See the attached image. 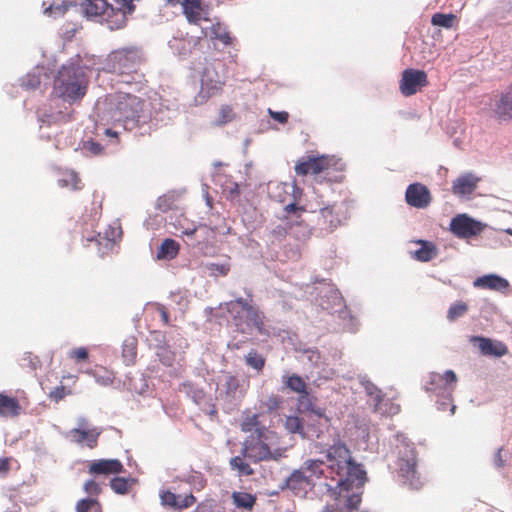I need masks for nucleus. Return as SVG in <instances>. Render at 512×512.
<instances>
[{
	"mask_svg": "<svg viewBox=\"0 0 512 512\" xmlns=\"http://www.w3.org/2000/svg\"><path fill=\"white\" fill-rule=\"evenodd\" d=\"M323 460H307L302 467L294 471L286 481L287 488L295 495L303 497L325 473H329L335 486L327 484L331 491L332 502H328L323 512H354L361 501L362 487L366 481V472L356 463L343 443H335L329 447Z\"/></svg>",
	"mask_w": 512,
	"mask_h": 512,
	"instance_id": "obj_1",
	"label": "nucleus"
},
{
	"mask_svg": "<svg viewBox=\"0 0 512 512\" xmlns=\"http://www.w3.org/2000/svg\"><path fill=\"white\" fill-rule=\"evenodd\" d=\"M96 122H122L125 129L144 128L152 119L145 101L128 92L118 91L99 98L93 110Z\"/></svg>",
	"mask_w": 512,
	"mask_h": 512,
	"instance_id": "obj_2",
	"label": "nucleus"
},
{
	"mask_svg": "<svg viewBox=\"0 0 512 512\" xmlns=\"http://www.w3.org/2000/svg\"><path fill=\"white\" fill-rule=\"evenodd\" d=\"M285 188L292 191L293 201L285 205V210L290 213L298 211H307L314 215L317 213L316 227L325 233L334 231L340 224L338 205H326L322 198L318 197L317 191L313 188L311 199H307L305 203L302 200L303 192L295 184H285Z\"/></svg>",
	"mask_w": 512,
	"mask_h": 512,
	"instance_id": "obj_3",
	"label": "nucleus"
},
{
	"mask_svg": "<svg viewBox=\"0 0 512 512\" xmlns=\"http://www.w3.org/2000/svg\"><path fill=\"white\" fill-rule=\"evenodd\" d=\"M165 2L167 4L179 3L187 21L200 27L201 37H211L220 40L225 45L230 44L231 37L228 32L219 23L214 24L211 21L209 7L202 0H165Z\"/></svg>",
	"mask_w": 512,
	"mask_h": 512,
	"instance_id": "obj_4",
	"label": "nucleus"
},
{
	"mask_svg": "<svg viewBox=\"0 0 512 512\" xmlns=\"http://www.w3.org/2000/svg\"><path fill=\"white\" fill-rule=\"evenodd\" d=\"M88 87L85 70L74 63L65 64L54 81V93L64 102L72 104L84 97Z\"/></svg>",
	"mask_w": 512,
	"mask_h": 512,
	"instance_id": "obj_5",
	"label": "nucleus"
},
{
	"mask_svg": "<svg viewBox=\"0 0 512 512\" xmlns=\"http://www.w3.org/2000/svg\"><path fill=\"white\" fill-rule=\"evenodd\" d=\"M195 73L199 76L200 90L194 98L195 105L204 104L210 97L221 92L225 83V65L220 60L204 59L194 64Z\"/></svg>",
	"mask_w": 512,
	"mask_h": 512,
	"instance_id": "obj_6",
	"label": "nucleus"
},
{
	"mask_svg": "<svg viewBox=\"0 0 512 512\" xmlns=\"http://www.w3.org/2000/svg\"><path fill=\"white\" fill-rule=\"evenodd\" d=\"M345 168L344 162L335 156L309 157L295 166L297 175L310 176L317 183L339 182Z\"/></svg>",
	"mask_w": 512,
	"mask_h": 512,
	"instance_id": "obj_7",
	"label": "nucleus"
},
{
	"mask_svg": "<svg viewBox=\"0 0 512 512\" xmlns=\"http://www.w3.org/2000/svg\"><path fill=\"white\" fill-rule=\"evenodd\" d=\"M393 445L398 455V473L403 483L412 489H419L422 486V479L417 471V459L412 443L401 433L394 435Z\"/></svg>",
	"mask_w": 512,
	"mask_h": 512,
	"instance_id": "obj_8",
	"label": "nucleus"
},
{
	"mask_svg": "<svg viewBox=\"0 0 512 512\" xmlns=\"http://www.w3.org/2000/svg\"><path fill=\"white\" fill-rule=\"evenodd\" d=\"M457 383L454 371L446 370L443 374L432 372L425 383V390L437 397L438 410L445 411L448 407L450 415L455 413L456 406L452 404V395Z\"/></svg>",
	"mask_w": 512,
	"mask_h": 512,
	"instance_id": "obj_9",
	"label": "nucleus"
},
{
	"mask_svg": "<svg viewBox=\"0 0 512 512\" xmlns=\"http://www.w3.org/2000/svg\"><path fill=\"white\" fill-rule=\"evenodd\" d=\"M313 290L321 294L319 305L322 309L331 314H337L343 329L349 332L356 331L358 321L347 310L343 298L336 288L328 284H320V286L313 287Z\"/></svg>",
	"mask_w": 512,
	"mask_h": 512,
	"instance_id": "obj_10",
	"label": "nucleus"
},
{
	"mask_svg": "<svg viewBox=\"0 0 512 512\" xmlns=\"http://www.w3.org/2000/svg\"><path fill=\"white\" fill-rule=\"evenodd\" d=\"M221 310L226 309L233 317V324L243 334H251L253 331H261L263 322L258 311L249 305L244 299L220 304Z\"/></svg>",
	"mask_w": 512,
	"mask_h": 512,
	"instance_id": "obj_11",
	"label": "nucleus"
},
{
	"mask_svg": "<svg viewBox=\"0 0 512 512\" xmlns=\"http://www.w3.org/2000/svg\"><path fill=\"white\" fill-rule=\"evenodd\" d=\"M295 351L298 353V359L310 369V374L307 378L311 379L315 385L320 386L322 381H327L334 377L335 371L323 365L321 355L316 348L299 344L295 346Z\"/></svg>",
	"mask_w": 512,
	"mask_h": 512,
	"instance_id": "obj_12",
	"label": "nucleus"
},
{
	"mask_svg": "<svg viewBox=\"0 0 512 512\" xmlns=\"http://www.w3.org/2000/svg\"><path fill=\"white\" fill-rule=\"evenodd\" d=\"M142 54L136 48H123L112 51L106 59V69L119 75L130 76L139 68Z\"/></svg>",
	"mask_w": 512,
	"mask_h": 512,
	"instance_id": "obj_13",
	"label": "nucleus"
},
{
	"mask_svg": "<svg viewBox=\"0 0 512 512\" xmlns=\"http://www.w3.org/2000/svg\"><path fill=\"white\" fill-rule=\"evenodd\" d=\"M148 107L151 106L153 112L152 119L148 125L143 128V133H146L150 130L151 124H167L169 121L174 119L178 114L177 104L167 100L157 98L154 99L152 103H147Z\"/></svg>",
	"mask_w": 512,
	"mask_h": 512,
	"instance_id": "obj_14",
	"label": "nucleus"
},
{
	"mask_svg": "<svg viewBox=\"0 0 512 512\" xmlns=\"http://www.w3.org/2000/svg\"><path fill=\"white\" fill-rule=\"evenodd\" d=\"M486 224L482 223L467 214H458L450 222L451 232L459 238L467 239L477 236L483 232Z\"/></svg>",
	"mask_w": 512,
	"mask_h": 512,
	"instance_id": "obj_15",
	"label": "nucleus"
},
{
	"mask_svg": "<svg viewBox=\"0 0 512 512\" xmlns=\"http://www.w3.org/2000/svg\"><path fill=\"white\" fill-rule=\"evenodd\" d=\"M101 430L97 427L89 428L85 418L78 419V426L65 432L63 435L71 442L86 445L89 448H94L97 445V440Z\"/></svg>",
	"mask_w": 512,
	"mask_h": 512,
	"instance_id": "obj_16",
	"label": "nucleus"
},
{
	"mask_svg": "<svg viewBox=\"0 0 512 512\" xmlns=\"http://www.w3.org/2000/svg\"><path fill=\"white\" fill-rule=\"evenodd\" d=\"M360 384L364 388L370 403L374 406V410L382 415H394L399 412L397 404L389 403L383 399L382 392L366 377L360 378Z\"/></svg>",
	"mask_w": 512,
	"mask_h": 512,
	"instance_id": "obj_17",
	"label": "nucleus"
},
{
	"mask_svg": "<svg viewBox=\"0 0 512 512\" xmlns=\"http://www.w3.org/2000/svg\"><path fill=\"white\" fill-rule=\"evenodd\" d=\"M244 457L249 458L255 462L262 460H278L283 455V450L275 449L271 450L269 446L261 440L254 443H245L242 449Z\"/></svg>",
	"mask_w": 512,
	"mask_h": 512,
	"instance_id": "obj_18",
	"label": "nucleus"
},
{
	"mask_svg": "<svg viewBox=\"0 0 512 512\" xmlns=\"http://www.w3.org/2000/svg\"><path fill=\"white\" fill-rule=\"evenodd\" d=\"M405 201L413 208L426 209L432 202V196L424 184L416 182L406 188Z\"/></svg>",
	"mask_w": 512,
	"mask_h": 512,
	"instance_id": "obj_19",
	"label": "nucleus"
},
{
	"mask_svg": "<svg viewBox=\"0 0 512 512\" xmlns=\"http://www.w3.org/2000/svg\"><path fill=\"white\" fill-rule=\"evenodd\" d=\"M481 178L475 173L466 172L460 174L452 182V193L461 199H470L475 192Z\"/></svg>",
	"mask_w": 512,
	"mask_h": 512,
	"instance_id": "obj_20",
	"label": "nucleus"
},
{
	"mask_svg": "<svg viewBox=\"0 0 512 512\" xmlns=\"http://www.w3.org/2000/svg\"><path fill=\"white\" fill-rule=\"evenodd\" d=\"M427 84V75L424 71L406 69L402 74L400 91L404 96L415 94L419 88Z\"/></svg>",
	"mask_w": 512,
	"mask_h": 512,
	"instance_id": "obj_21",
	"label": "nucleus"
},
{
	"mask_svg": "<svg viewBox=\"0 0 512 512\" xmlns=\"http://www.w3.org/2000/svg\"><path fill=\"white\" fill-rule=\"evenodd\" d=\"M475 288L504 292L509 287V281L497 274H487L474 280Z\"/></svg>",
	"mask_w": 512,
	"mask_h": 512,
	"instance_id": "obj_22",
	"label": "nucleus"
},
{
	"mask_svg": "<svg viewBox=\"0 0 512 512\" xmlns=\"http://www.w3.org/2000/svg\"><path fill=\"white\" fill-rule=\"evenodd\" d=\"M122 231L118 222H114L110 224L106 230L102 233H97V235H93L87 237L88 241H96L99 245H104L105 248L112 249L116 241L121 237Z\"/></svg>",
	"mask_w": 512,
	"mask_h": 512,
	"instance_id": "obj_23",
	"label": "nucleus"
},
{
	"mask_svg": "<svg viewBox=\"0 0 512 512\" xmlns=\"http://www.w3.org/2000/svg\"><path fill=\"white\" fill-rule=\"evenodd\" d=\"M284 212L290 215V234L295 237L297 240L305 241L307 240L311 233L312 229L303 223L301 219L302 213H307V211H298L297 213L290 212L288 213L285 209Z\"/></svg>",
	"mask_w": 512,
	"mask_h": 512,
	"instance_id": "obj_24",
	"label": "nucleus"
},
{
	"mask_svg": "<svg viewBox=\"0 0 512 512\" xmlns=\"http://www.w3.org/2000/svg\"><path fill=\"white\" fill-rule=\"evenodd\" d=\"M123 470L122 463L117 459H100L93 461L88 469L90 474L109 475L120 473Z\"/></svg>",
	"mask_w": 512,
	"mask_h": 512,
	"instance_id": "obj_25",
	"label": "nucleus"
},
{
	"mask_svg": "<svg viewBox=\"0 0 512 512\" xmlns=\"http://www.w3.org/2000/svg\"><path fill=\"white\" fill-rule=\"evenodd\" d=\"M471 342H478L483 355L501 357L507 353V347L500 341H493L482 336H473Z\"/></svg>",
	"mask_w": 512,
	"mask_h": 512,
	"instance_id": "obj_26",
	"label": "nucleus"
},
{
	"mask_svg": "<svg viewBox=\"0 0 512 512\" xmlns=\"http://www.w3.org/2000/svg\"><path fill=\"white\" fill-rule=\"evenodd\" d=\"M160 499L162 505L173 507L174 509L188 508L195 503V497L192 494L177 495L171 491H162Z\"/></svg>",
	"mask_w": 512,
	"mask_h": 512,
	"instance_id": "obj_27",
	"label": "nucleus"
},
{
	"mask_svg": "<svg viewBox=\"0 0 512 512\" xmlns=\"http://www.w3.org/2000/svg\"><path fill=\"white\" fill-rule=\"evenodd\" d=\"M70 119L68 112L62 110H55L52 106L49 108H42L38 111V121L40 122V129L43 130L44 125L50 126L59 122H66Z\"/></svg>",
	"mask_w": 512,
	"mask_h": 512,
	"instance_id": "obj_28",
	"label": "nucleus"
},
{
	"mask_svg": "<svg viewBox=\"0 0 512 512\" xmlns=\"http://www.w3.org/2000/svg\"><path fill=\"white\" fill-rule=\"evenodd\" d=\"M201 36H190L187 38L173 37L169 41L170 49L179 56H186L196 48Z\"/></svg>",
	"mask_w": 512,
	"mask_h": 512,
	"instance_id": "obj_29",
	"label": "nucleus"
},
{
	"mask_svg": "<svg viewBox=\"0 0 512 512\" xmlns=\"http://www.w3.org/2000/svg\"><path fill=\"white\" fill-rule=\"evenodd\" d=\"M47 80L48 74L46 69L43 66H36L22 78L21 86L27 90H35L40 88L41 84Z\"/></svg>",
	"mask_w": 512,
	"mask_h": 512,
	"instance_id": "obj_30",
	"label": "nucleus"
},
{
	"mask_svg": "<svg viewBox=\"0 0 512 512\" xmlns=\"http://www.w3.org/2000/svg\"><path fill=\"white\" fill-rule=\"evenodd\" d=\"M21 413V405L17 398L0 392V417L14 418Z\"/></svg>",
	"mask_w": 512,
	"mask_h": 512,
	"instance_id": "obj_31",
	"label": "nucleus"
},
{
	"mask_svg": "<svg viewBox=\"0 0 512 512\" xmlns=\"http://www.w3.org/2000/svg\"><path fill=\"white\" fill-rule=\"evenodd\" d=\"M283 383L293 392L300 394V402L302 405L305 400H308L307 385L304 379L296 374L284 375L282 377Z\"/></svg>",
	"mask_w": 512,
	"mask_h": 512,
	"instance_id": "obj_32",
	"label": "nucleus"
},
{
	"mask_svg": "<svg viewBox=\"0 0 512 512\" xmlns=\"http://www.w3.org/2000/svg\"><path fill=\"white\" fill-rule=\"evenodd\" d=\"M180 251V245L177 241L171 238H166L162 241L157 249L156 258L158 260L170 261L177 257Z\"/></svg>",
	"mask_w": 512,
	"mask_h": 512,
	"instance_id": "obj_33",
	"label": "nucleus"
},
{
	"mask_svg": "<svg viewBox=\"0 0 512 512\" xmlns=\"http://www.w3.org/2000/svg\"><path fill=\"white\" fill-rule=\"evenodd\" d=\"M152 337L158 343L165 340L164 335L160 332H153ZM156 355L165 366H171L175 360V353L165 343L163 345L158 344Z\"/></svg>",
	"mask_w": 512,
	"mask_h": 512,
	"instance_id": "obj_34",
	"label": "nucleus"
},
{
	"mask_svg": "<svg viewBox=\"0 0 512 512\" xmlns=\"http://www.w3.org/2000/svg\"><path fill=\"white\" fill-rule=\"evenodd\" d=\"M495 113L501 119L512 118V86L502 93L496 103Z\"/></svg>",
	"mask_w": 512,
	"mask_h": 512,
	"instance_id": "obj_35",
	"label": "nucleus"
},
{
	"mask_svg": "<svg viewBox=\"0 0 512 512\" xmlns=\"http://www.w3.org/2000/svg\"><path fill=\"white\" fill-rule=\"evenodd\" d=\"M419 247L411 252L412 257L421 262H428L437 256V248L432 242L419 240Z\"/></svg>",
	"mask_w": 512,
	"mask_h": 512,
	"instance_id": "obj_36",
	"label": "nucleus"
},
{
	"mask_svg": "<svg viewBox=\"0 0 512 512\" xmlns=\"http://www.w3.org/2000/svg\"><path fill=\"white\" fill-rule=\"evenodd\" d=\"M44 6V15L52 18H58L63 16L69 8H76V5L72 4V2L66 0H54L49 5L46 6V2H43Z\"/></svg>",
	"mask_w": 512,
	"mask_h": 512,
	"instance_id": "obj_37",
	"label": "nucleus"
},
{
	"mask_svg": "<svg viewBox=\"0 0 512 512\" xmlns=\"http://www.w3.org/2000/svg\"><path fill=\"white\" fill-rule=\"evenodd\" d=\"M180 392H183L189 397L196 405L201 406L206 402V394L202 388H199L190 381L183 382L179 388Z\"/></svg>",
	"mask_w": 512,
	"mask_h": 512,
	"instance_id": "obj_38",
	"label": "nucleus"
},
{
	"mask_svg": "<svg viewBox=\"0 0 512 512\" xmlns=\"http://www.w3.org/2000/svg\"><path fill=\"white\" fill-rule=\"evenodd\" d=\"M201 269L212 277L226 276L230 271V263L228 260L220 262L208 261L201 264Z\"/></svg>",
	"mask_w": 512,
	"mask_h": 512,
	"instance_id": "obj_39",
	"label": "nucleus"
},
{
	"mask_svg": "<svg viewBox=\"0 0 512 512\" xmlns=\"http://www.w3.org/2000/svg\"><path fill=\"white\" fill-rule=\"evenodd\" d=\"M137 356V341L134 337H128L122 344V357L126 365L135 362Z\"/></svg>",
	"mask_w": 512,
	"mask_h": 512,
	"instance_id": "obj_40",
	"label": "nucleus"
},
{
	"mask_svg": "<svg viewBox=\"0 0 512 512\" xmlns=\"http://www.w3.org/2000/svg\"><path fill=\"white\" fill-rule=\"evenodd\" d=\"M58 184L63 188H69L71 190H79L82 188L81 180L73 170L63 172L58 178Z\"/></svg>",
	"mask_w": 512,
	"mask_h": 512,
	"instance_id": "obj_41",
	"label": "nucleus"
},
{
	"mask_svg": "<svg viewBox=\"0 0 512 512\" xmlns=\"http://www.w3.org/2000/svg\"><path fill=\"white\" fill-rule=\"evenodd\" d=\"M76 512H102L100 503L95 498L80 499L75 506Z\"/></svg>",
	"mask_w": 512,
	"mask_h": 512,
	"instance_id": "obj_42",
	"label": "nucleus"
},
{
	"mask_svg": "<svg viewBox=\"0 0 512 512\" xmlns=\"http://www.w3.org/2000/svg\"><path fill=\"white\" fill-rule=\"evenodd\" d=\"M230 466L233 470H236L240 476H249L253 474V469L241 456L231 458Z\"/></svg>",
	"mask_w": 512,
	"mask_h": 512,
	"instance_id": "obj_43",
	"label": "nucleus"
},
{
	"mask_svg": "<svg viewBox=\"0 0 512 512\" xmlns=\"http://www.w3.org/2000/svg\"><path fill=\"white\" fill-rule=\"evenodd\" d=\"M176 229H178L181 234L186 236H192L197 231V226L194 222L190 221L186 216L181 215L179 219H177V223H174Z\"/></svg>",
	"mask_w": 512,
	"mask_h": 512,
	"instance_id": "obj_44",
	"label": "nucleus"
},
{
	"mask_svg": "<svg viewBox=\"0 0 512 512\" xmlns=\"http://www.w3.org/2000/svg\"><path fill=\"white\" fill-rule=\"evenodd\" d=\"M86 373L94 377L96 383L101 386H109L114 381L113 373L105 369L101 371L87 370Z\"/></svg>",
	"mask_w": 512,
	"mask_h": 512,
	"instance_id": "obj_45",
	"label": "nucleus"
},
{
	"mask_svg": "<svg viewBox=\"0 0 512 512\" xmlns=\"http://www.w3.org/2000/svg\"><path fill=\"white\" fill-rule=\"evenodd\" d=\"M455 18L456 16L454 14L435 13L432 16L431 23L434 26L450 29L453 27Z\"/></svg>",
	"mask_w": 512,
	"mask_h": 512,
	"instance_id": "obj_46",
	"label": "nucleus"
},
{
	"mask_svg": "<svg viewBox=\"0 0 512 512\" xmlns=\"http://www.w3.org/2000/svg\"><path fill=\"white\" fill-rule=\"evenodd\" d=\"M467 310L468 306L466 303H464L463 301H457L451 304V306L449 307L447 312V319L450 322H453L458 318L462 317L467 312Z\"/></svg>",
	"mask_w": 512,
	"mask_h": 512,
	"instance_id": "obj_47",
	"label": "nucleus"
},
{
	"mask_svg": "<svg viewBox=\"0 0 512 512\" xmlns=\"http://www.w3.org/2000/svg\"><path fill=\"white\" fill-rule=\"evenodd\" d=\"M234 504L237 507H243V508H252V506L255 503V497H253L249 493L244 492H234L232 495Z\"/></svg>",
	"mask_w": 512,
	"mask_h": 512,
	"instance_id": "obj_48",
	"label": "nucleus"
},
{
	"mask_svg": "<svg viewBox=\"0 0 512 512\" xmlns=\"http://www.w3.org/2000/svg\"><path fill=\"white\" fill-rule=\"evenodd\" d=\"M133 483V479H127L124 477H115L111 480L110 486L111 489L117 494H126L130 487V484Z\"/></svg>",
	"mask_w": 512,
	"mask_h": 512,
	"instance_id": "obj_49",
	"label": "nucleus"
},
{
	"mask_svg": "<svg viewBox=\"0 0 512 512\" xmlns=\"http://www.w3.org/2000/svg\"><path fill=\"white\" fill-rule=\"evenodd\" d=\"M233 109L228 105H223L219 109L218 117L216 118L214 124L217 126H223L234 119Z\"/></svg>",
	"mask_w": 512,
	"mask_h": 512,
	"instance_id": "obj_50",
	"label": "nucleus"
},
{
	"mask_svg": "<svg viewBox=\"0 0 512 512\" xmlns=\"http://www.w3.org/2000/svg\"><path fill=\"white\" fill-rule=\"evenodd\" d=\"M247 365L252 367L253 369L260 371L263 369L265 364V359L257 353L255 350H251L245 357Z\"/></svg>",
	"mask_w": 512,
	"mask_h": 512,
	"instance_id": "obj_51",
	"label": "nucleus"
},
{
	"mask_svg": "<svg viewBox=\"0 0 512 512\" xmlns=\"http://www.w3.org/2000/svg\"><path fill=\"white\" fill-rule=\"evenodd\" d=\"M285 428L290 433H297L300 434L303 438L305 437V434L303 432V425L301 423V420L297 416H289L285 420Z\"/></svg>",
	"mask_w": 512,
	"mask_h": 512,
	"instance_id": "obj_52",
	"label": "nucleus"
},
{
	"mask_svg": "<svg viewBox=\"0 0 512 512\" xmlns=\"http://www.w3.org/2000/svg\"><path fill=\"white\" fill-rule=\"evenodd\" d=\"M242 430L244 432H259L260 431V423L258 421L257 414L247 415L241 424Z\"/></svg>",
	"mask_w": 512,
	"mask_h": 512,
	"instance_id": "obj_53",
	"label": "nucleus"
},
{
	"mask_svg": "<svg viewBox=\"0 0 512 512\" xmlns=\"http://www.w3.org/2000/svg\"><path fill=\"white\" fill-rule=\"evenodd\" d=\"M271 233L276 239H281L286 234L290 233V215L285 213V219L283 222L273 228Z\"/></svg>",
	"mask_w": 512,
	"mask_h": 512,
	"instance_id": "obj_54",
	"label": "nucleus"
},
{
	"mask_svg": "<svg viewBox=\"0 0 512 512\" xmlns=\"http://www.w3.org/2000/svg\"><path fill=\"white\" fill-rule=\"evenodd\" d=\"M84 491L89 495L88 498H95L101 493V485L95 480H88L84 484Z\"/></svg>",
	"mask_w": 512,
	"mask_h": 512,
	"instance_id": "obj_55",
	"label": "nucleus"
},
{
	"mask_svg": "<svg viewBox=\"0 0 512 512\" xmlns=\"http://www.w3.org/2000/svg\"><path fill=\"white\" fill-rule=\"evenodd\" d=\"M224 386L228 395L235 396L239 388V380L235 376H226Z\"/></svg>",
	"mask_w": 512,
	"mask_h": 512,
	"instance_id": "obj_56",
	"label": "nucleus"
},
{
	"mask_svg": "<svg viewBox=\"0 0 512 512\" xmlns=\"http://www.w3.org/2000/svg\"><path fill=\"white\" fill-rule=\"evenodd\" d=\"M69 357L75 362L85 361L88 358V350L85 347H78L69 352Z\"/></svg>",
	"mask_w": 512,
	"mask_h": 512,
	"instance_id": "obj_57",
	"label": "nucleus"
},
{
	"mask_svg": "<svg viewBox=\"0 0 512 512\" xmlns=\"http://www.w3.org/2000/svg\"><path fill=\"white\" fill-rule=\"evenodd\" d=\"M282 403V400L279 396L271 395L264 402L263 406L267 409V411H275L277 410Z\"/></svg>",
	"mask_w": 512,
	"mask_h": 512,
	"instance_id": "obj_58",
	"label": "nucleus"
},
{
	"mask_svg": "<svg viewBox=\"0 0 512 512\" xmlns=\"http://www.w3.org/2000/svg\"><path fill=\"white\" fill-rule=\"evenodd\" d=\"M83 150L92 155H99L101 154L103 147L93 140H87L83 143Z\"/></svg>",
	"mask_w": 512,
	"mask_h": 512,
	"instance_id": "obj_59",
	"label": "nucleus"
},
{
	"mask_svg": "<svg viewBox=\"0 0 512 512\" xmlns=\"http://www.w3.org/2000/svg\"><path fill=\"white\" fill-rule=\"evenodd\" d=\"M307 401H308V403L305 405V408L307 410H309L311 412V414H313L320 420H323L326 424L328 422V418L325 415L324 409H322L320 407H315L314 405H312V403L309 401V399Z\"/></svg>",
	"mask_w": 512,
	"mask_h": 512,
	"instance_id": "obj_60",
	"label": "nucleus"
},
{
	"mask_svg": "<svg viewBox=\"0 0 512 512\" xmlns=\"http://www.w3.org/2000/svg\"><path fill=\"white\" fill-rule=\"evenodd\" d=\"M223 192L226 193L227 198L234 200L240 194L239 185L237 183L230 182L225 186Z\"/></svg>",
	"mask_w": 512,
	"mask_h": 512,
	"instance_id": "obj_61",
	"label": "nucleus"
},
{
	"mask_svg": "<svg viewBox=\"0 0 512 512\" xmlns=\"http://www.w3.org/2000/svg\"><path fill=\"white\" fill-rule=\"evenodd\" d=\"M268 114L271 116V118L280 124H285L288 121L289 114L286 111H274L272 109H268Z\"/></svg>",
	"mask_w": 512,
	"mask_h": 512,
	"instance_id": "obj_62",
	"label": "nucleus"
},
{
	"mask_svg": "<svg viewBox=\"0 0 512 512\" xmlns=\"http://www.w3.org/2000/svg\"><path fill=\"white\" fill-rule=\"evenodd\" d=\"M65 393H64V388L61 387V388H57L55 391H53L51 393V397L55 400V401H59L61 399H63Z\"/></svg>",
	"mask_w": 512,
	"mask_h": 512,
	"instance_id": "obj_63",
	"label": "nucleus"
},
{
	"mask_svg": "<svg viewBox=\"0 0 512 512\" xmlns=\"http://www.w3.org/2000/svg\"><path fill=\"white\" fill-rule=\"evenodd\" d=\"M9 470V460L7 458L0 459V473H6Z\"/></svg>",
	"mask_w": 512,
	"mask_h": 512,
	"instance_id": "obj_64",
	"label": "nucleus"
}]
</instances>
